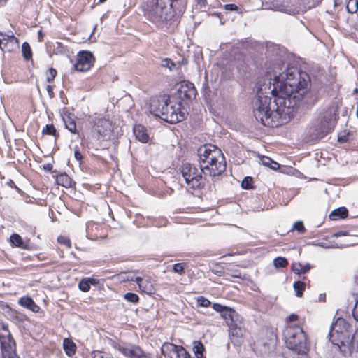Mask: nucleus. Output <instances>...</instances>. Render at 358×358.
<instances>
[{"label": "nucleus", "mask_w": 358, "mask_h": 358, "mask_svg": "<svg viewBox=\"0 0 358 358\" xmlns=\"http://www.w3.org/2000/svg\"><path fill=\"white\" fill-rule=\"evenodd\" d=\"M120 351L129 358H150L148 354L143 351L140 347L121 348Z\"/></svg>", "instance_id": "obj_23"}, {"label": "nucleus", "mask_w": 358, "mask_h": 358, "mask_svg": "<svg viewBox=\"0 0 358 358\" xmlns=\"http://www.w3.org/2000/svg\"><path fill=\"white\" fill-rule=\"evenodd\" d=\"M63 120L66 129H68L71 134L78 135L82 141L84 140L85 135L80 129H78L75 117L69 114L63 118Z\"/></svg>", "instance_id": "obj_21"}, {"label": "nucleus", "mask_w": 358, "mask_h": 358, "mask_svg": "<svg viewBox=\"0 0 358 358\" xmlns=\"http://www.w3.org/2000/svg\"><path fill=\"white\" fill-rule=\"evenodd\" d=\"M73 153L75 159L79 162L80 164H82L83 163V156L78 146H75Z\"/></svg>", "instance_id": "obj_48"}, {"label": "nucleus", "mask_w": 358, "mask_h": 358, "mask_svg": "<svg viewBox=\"0 0 358 358\" xmlns=\"http://www.w3.org/2000/svg\"><path fill=\"white\" fill-rule=\"evenodd\" d=\"M22 53L24 59L26 61L32 59L33 54L29 44L27 42H24L22 45Z\"/></svg>", "instance_id": "obj_37"}, {"label": "nucleus", "mask_w": 358, "mask_h": 358, "mask_svg": "<svg viewBox=\"0 0 358 358\" xmlns=\"http://www.w3.org/2000/svg\"><path fill=\"white\" fill-rule=\"evenodd\" d=\"M262 164L265 166H267L269 167V166L271 165V164H272V162H273V160H272L270 157H264L262 159Z\"/></svg>", "instance_id": "obj_56"}, {"label": "nucleus", "mask_w": 358, "mask_h": 358, "mask_svg": "<svg viewBox=\"0 0 358 358\" xmlns=\"http://www.w3.org/2000/svg\"><path fill=\"white\" fill-rule=\"evenodd\" d=\"M346 9L350 13H355L358 10V0H348Z\"/></svg>", "instance_id": "obj_41"}, {"label": "nucleus", "mask_w": 358, "mask_h": 358, "mask_svg": "<svg viewBox=\"0 0 358 358\" xmlns=\"http://www.w3.org/2000/svg\"><path fill=\"white\" fill-rule=\"evenodd\" d=\"M166 101H169V96H152L148 102L149 112L153 115L160 117L161 113L164 111V106H166Z\"/></svg>", "instance_id": "obj_16"}, {"label": "nucleus", "mask_w": 358, "mask_h": 358, "mask_svg": "<svg viewBox=\"0 0 358 358\" xmlns=\"http://www.w3.org/2000/svg\"><path fill=\"white\" fill-rule=\"evenodd\" d=\"M354 140V135L352 131L343 130L338 134V142L344 143Z\"/></svg>", "instance_id": "obj_34"}, {"label": "nucleus", "mask_w": 358, "mask_h": 358, "mask_svg": "<svg viewBox=\"0 0 358 358\" xmlns=\"http://www.w3.org/2000/svg\"><path fill=\"white\" fill-rule=\"evenodd\" d=\"M326 300V295L324 294H321L319 296V301L324 302Z\"/></svg>", "instance_id": "obj_62"}, {"label": "nucleus", "mask_w": 358, "mask_h": 358, "mask_svg": "<svg viewBox=\"0 0 358 358\" xmlns=\"http://www.w3.org/2000/svg\"><path fill=\"white\" fill-rule=\"evenodd\" d=\"M95 62L93 54L90 51H80L73 65L74 70L79 72H86L91 69Z\"/></svg>", "instance_id": "obj_11"}, {"label": "nucleus", "mask_w": 358, "mask_h": 358, "mask_svg": "<svg viewBox=\"0 0 358 358\" xmlns=\"http://www.w3.org/2000/svg\"><path fill=\"white\" fill-rule=\"evenodd\" d=\"M172 267L173 272L182 275L185 274V269L188 267V265L186 262H180L174 264Z\"/></svg>", "instance_id": "obj_39"}, {"label": "nucleus", "mask_w": 358, "mask_h": 358, "mask_svg": "<svg viewBox=\"0 0 358 358\" xmlns=\"http://www.w3.org/2000/svg\"><path fill=\"white\" fill-rule=\"evenodd\" d=\"M42 134L53 136L55 139L59 137V133L53 124H46L42 129Z\"/></svg>", "instance_id": "obj_33"}, {"label": "nucleus", "mask_w": 358, "mask_h": 358, "mask_svg": "<svg viewBox=\"0 0 358 358\" xmlns=\"http://www.w3.org/2000/svg\"><path fill=\"white\" fill-rule=\"evenodd\" d=\"M124 299L134 304L138 303L139 301V296L136 294L132 292L126 293L124 295Z\"/></svg>", "instance_id": "obj_46"}, {"label": "nucleus", "mask_w": 358, "mask_h": 358, "mask_svg": "<svg viewBox=\"0 0 358 358\" xmlns=\"http://www.w3.org/2000/svg\"><path fill=\"white\" fill-rule=\"evenodd\" d=\"M229 334L232 337H236V338H242L243 336V329L238 325L237 322H236L232 324V326H229Z\"/></svg>", "instance_id": "obj_36"}, {"label": "nucleus", "mask_w": 358, "mask_h": 358, "mask_svg": "<svg viewBox=\"0 0 358 358\" xmlns=\"http://www.w3.org/2000/svg\"><path fill=\"white\" fill-rule=\"evenodd\" d=\"M269 167L273 170H277L280 168V164L278 162L273 161Z\"/></svg>", "instance_id": "obj_60"}, {"label": "nucleus", "mask_w": 358, "mask_h": 358, "mask_svg": "<svg viewBox=\"0 0 358 358\" xmlns=\"http://www.w3.org/2000/svg\"><path fill=\"white\" fill-rule=\"evenodd\" d=\"M131 280H133V279H131ZM134 281L137 283L141 292L148 294H152L154 292L155 288L150 276H145L144 278L136 277Z\"/></svg>", "instance_id": "obj_22"}, {"label": "nucleus", "mask_w": 358, "mask_h": 358, "mask_svg": "<svg viewBox=\"0 0 358 358\" xmlns=\"http://www.w3.org/2000/svg\"><path fill=\"white\" fill-rule=\"evenodd\" d=\"M205 350L204 345L200 341H194L193 352L196 358H205L203 352Z\"/></svg>", "instance_id": "obj_35"}, {"label": "nucleus", "mask_w": 358, "mask_h": 358, "mask_svg": "<svg viewBox=\"0 0 358 358\" xmlns=\"http://www.w3.org/2000/svg\"><path fill=\"white\" fill-rule=\"evenodd\" d=\"M293 287L296 292V296L297 297H302L306 289V283L303 281L298 280L294 283Z\"/></svg>", "instance_id": "obj_38"}, {"label": "nucleus", "mask_w": 358, "mask_h": 358, "mask_svg": "<svg viewBox=\"0 0 358 358\" xmlns=\"http://www.w3.org/2000/svg\"><path fill=\"white\" fill-rule=\"evenodd\" d=\"M348 234H349L348 231H339L336 233H334L333 236L334 237H339V236H346Z\"/></svg>", "instance_id": "obj_58"}, {"label": "nucleus", "mask_w": 358, "mask_h": 358, "mask_svg": "<svg viewBox=\"0 0 358 358\" xmlns=\"http://www.w3.org/2000/svg\"><path fill=\"white\" fill-rule=\"evenodd\" d=\"M171 0H146L141 5L143 16L159 27L174 16Z\"/></svg>", "instance_id": "obj_4"}, {"label": "nucleus", "mask_w": 358, "mask_h": 358, "mask_svg": "<svg viewBox=\"0 0 358 358\" xmlns=\"http://www.w3.org/2000/svg\"><path fill=\"white\" fill-rule=\"evenodd\" d=\"M348 216V210L345 207H339L329 214V217L331 220H338L341 219H345Z\"/></svg>", "instance_id": "obj_30"}, {"label": "nucleus", "mask_w": 358, "mask_h": 358, "mask_svg": "<svg viewBox=\"0 0 358 358\" xmlns=\"http://www.w3.org/2000/svg\"><path fill=\"white\" fill-rule=\"evenodd\" d=\"M355 304L352 310L354 319L358 322V297H355Z\"/></svg>", "instance_id": "obj_53"}, {"label": "nucleus", "mask_w": 358, "mask_h": 358, "mask_svg": "<svg viewBox=\"0 0 358 358\" xmlns=\"http://www.w3.org/2000/svg\"><path fill=\"white\" fill-rule=\"evenodd\" d=\"M196 306L198 307L208 308L211 306V302L207 298L201 296L196 299Z\"/></svg>", "instance_id": "obj_44"}, {"label": "nucleus", "mask_w": 358, "mask_h": 358, "mask_svg": "<svg viewBox=\"0 0 358 358\" xmlns=\"http://www.w3.org/2000/svg\"><path fill=\"white\" fill-rule=\"evenodd\" d=\"M87 236L92 240L104 239L108 236V228L103 224L90 222L87 224Z\"/></svg>", "instance_id": "obj_13"}, {"label": "nucleus", "mask_w": 358, "mask_h": 358, "mask_svg": "<svg viewBox=\"0 0 358 358\" xmlns=\"http://www.w3.org/2000/svg\"><path fill=\"white\" fill-rule=\"evenodd\" d=\"M340 350L344 354H352L354 352H358V328L351 338L350 335L349 336V338H347L342 350Z\"/></svg>", "instance_id": "obj_20"}, {"label": "nucleus", "mask_w": 358, "mask_h": 358, "mask_svg": "<svg viewBox=\"0 0 358 358\" xmlns=\"http://www.w3.org/2000/svg\"><path fill=\"white\" fill-rule=\"evenodd\" d=\"M315 266L310 263L302 264L300 262H294L292 264L291 271L294 274L300 275L308 273L309 271L313 268Z\"/></svg>", "instance_id": "obj_26"}, {"label": "nucleus", "mask_w": 358, "mask_h": 358, "mask_svg": "<svg viewBox=\"0 0 358 358\" xmlns=\"http://www.w3.org/2000/svg\"><path fill=\"white\" fill-rule=\"evenodd\" d=\"M310 85V78L306 71L296 67H290L285 72L274 77L271 93L285 98L287 103H292V95L307 90Z\"/></svg>", "instance_id": "obj_2"}, {"label": "nucleus", "mask_w": 358, "mask_h": 358, "mask_svg": "<svg viewBox=\"0 0 358 358\" xmlns=\"http://www.w3.org/2000/svg\"><path fill=\"white\" fill-rule=\"evenodd\" d=\"M96 158L98 161L101 162V163L107 164V161L105 159H103V157H101L100 156H96Z\"/></svg>", "instance_id": "obj_64"}, {"label": "nucleus", "mask_w": 358, "mask_h": 358, "mask_svg": "<svg viewBox=\"0 0 358 358\" xmlns=\"http://www.w3.org/2000/svg\"><path fill=\"white\" fill-rule=\"evenodd\" d=\"M188 63V60L185 58H183L181 61L178 62L176 64V66L178 69L180 68L182 65H186Z\"/></svg>", "instance_id": "obj_59"}, {"label": "nucleus", "mask_w": 358, "mask_h": 358, "mask_svg": "<svg viewBox=\"0 0 358 358\" xmlns=\"http://www.w3.org/2000/svg\"><path fill=\"white\" fill-rule=\"evenodd\" d=\"M96 158L98 161L101 162V163L107 164V161L105 159H103V157H101L100 156H96Z\"/></svg>", "instance_id": "obj_63"}, {"label": "nucleus", "mask_w": 358, "mask_h": 358, "mask_svg": "<svg viewBox=\"0 0 358 358\" xmlns=\"http://www.w3.org/2000/svg\"><path fill=\"white\" fill-rule=\"evenodd\" d=\"M293 231H296L299 234H304L306 231L302 221H297L294 222L292 227Z\"/></svg>", "instance_id": "obj_47"}, {"label": "nucleus", "mask_w": 358, "mask_h": 358, "mask_svg": "<svg viewBox=\"0 0 358 358\" xmlns=\"http://www.w3.org/2000/svg\"><path fill=\"white\" fill-rule=\"evenodd\" d=\"M274 99L264 95L262 88L257 92V99L254 103L253 113L255 119L262 125L276 128L286 124L292 115L294 106L286 99L273 95Z\"/></svg>", "instance_id": "obj_1"}, {"label": "nucleus", "mask_w": 358, "mask_h": 358, "mask_svg": "<svg viewBox=\"0 0 358 358\" xmlns=\"http://www.w3.org/2000/svg\"><path fill=\"white\" fill-rule=\"evenodd\" d=\"M38 41H41V42L43 41L44 34H43V31L41 30H40L38 32Z\"/></svg>", "instance_id": "obj_61"}, {"label": "nucleus", "mask_w": 358, "mask_h": 358, "mask_svg": "<svg viewBox=\"0 0 358 358\" xmlns=\"http://www.w3.org/2000/svg\"><path fill=\"white\" fill-rule=\"evenodd\" d=\"M20 48V41L13 34L0 32V49L4 52H15Z\"/></svg>", "instance_id": "obj_15"}, {"label": "nucleus", "mask_w": 358, "mask_h": 358, "mask_svg": "<svg viewBox=\"0 0 358 358\" xmlns=\"http://www.w3.org/2000/svg\"><path fill=\"white\" fill-rule=\"evenodd\" d=\"M93 358H108V357L105 352L96 350L93 352Z\"/></svg>", "instance_id": "obj_54"}, {"label": "nucleus", "mask_w": 358, "mask_h": 358, "mask_svg": "<svg viewBox=\"0 0 358 358\" xmlns=\"http://www.w3.org/2000/svg\"><path fill=\"white\" fill-rule=\"evenodd\" d=\"M334 128V124H332L331 118L330 117H324L320 124L315 127V135L317 137L322 138L331 133Z\"/></svg>", "instance_id": "obj_19"}, {"label": "nucleus", "mask_w": 358, "mask_h": 358, "mask_svg": "<svg viewBox=\"0 0 358 358\" xmlns=\"http://www.w3.org/2000/svg\"><path fill=\"white\" fill-rule=\"evenodd\" d=\"M213 69L221 72V78L223 80L229 79L232 76V69L223 64H216L214 65Z\"/></svg>", "instance_id": "obj_32"}, {"label": "nucleus", "mask_w": 358, "mask_h": 358, "mask_svg": "<svg viewBox=\"0 0 358 358\" xmlns=\"http://www.w3.org/2000/svg\"><path fill=\"white\" fill-rule=\"evenodd\" d=\"M224 8L227 10H230V11H238V6L234 3L225 4L224 6Z\"/></svg>", "instance_id": "obj_55"}, {"label": "nucleus", "mask_w": 358, "mask_h": 358, "mask_svg": "<svg viewBox=\"0 0 358 358\" xmlns=\"http://www.w3.org/2000/svg\"><path fill=\"white\" fill-rule=\"evenodd\" d=\"M253 183V178L250 176H246L242 180L241 187L245 189H252L255 187Z\"/></svg>", "instance_id": "obj_42"}, {"label": "nucleus", "mask_w": 358, "mask_h": 358, "mask_svg": "<svg viewBox=\"0 0 358 358\" xmlns=\"http://www.w3.org/2000/svg\"><path fill=\"white\" fill-rule=\"evenodd\" d=\"M303 324H288L283 330L287 347L299 355L306 354L310 349V343Z\"/></svg>", "instance_id": "obj_5"}, {"label": "nucleus", "mask_w": 358, "mask_h": 358, "mask_svg": "<svg viewBox=\"0 0 358 358\" xmlns=\"http://www.w3.org/2000/svg\"><path fill=\"white\" fill-rule=\"evenodd\" d=\"M200 166L210 176H220L226 170L227 163L222 150L215 145H205L199 150Z\"/></svg>", "instance_id": "obj_3"}, {"label": "nucleus", "mask_w": 358, "mask_h": 358, "mask_svg": "<svg viewBox=\"0 0 358 358\" xmlns=\"http://www.w3.org/2000/svg\"><path fill=\"white\" fill-rule=\"evenodd\" d=\"M350 323L343 317H338L331 324L329 333V337L331 342L342 350L347 338H349L350 332Z\"/></svg>", "instance_id": "obj_8"}, {"label": "nucleus", "mask_w": 358, "mask_h": 358, "mask_svg": "<svg viewBox=\"0 0 358 358\" xmlns=\"http://www.w3.org/2000/svg\"><path fill=\"white\" fill-rule=\"evenodd\" d=\"M10 242L15 247L25 250H29L30 248L29 243L24 242L22 237L17 234H13L10 236Z\"/></svg>", "instance_id": "obj_31"}, {"label": "nucleus", "mask_w": 358, "mask_h": 358, "mask_svg": "<svg viewBox=\"0 0 358 358\" xmlns=\"http://www.w3.org/2000/svg\"><path fill=\"white\" fill-rule=\"evenodd\" d=\"M277 341V329L266 327L260 331L256 345L260 352L266 353L275 348Z\"/></svg>", "instance_id": "obj_9"}, {"label": "nucleus", "mask_w": 358, "mask_h": 358, "mask_svg": "<svg viewBox=\"0 0 358 358\" xmlns=\"http://www.w3.org/2000/svg\"><path fill=\"white\" fill-rule=\"evenodd\" d=\"M57 75V71L53 68L50 67L48 69L46 73V80L48 83H51L54 81L55 77Z\"/></svg>", "instance_id": "obj_45"}, {"label": "nucleus", "mask_w": 358, "mask_h": 358, "mask_svg": "<svg viewBox=\"0 0 358 358\" xmlns=\"http://www.w3.org/2000/svg\"><path fill=\"white\" fill-rule=\"evenodd\" d=\"M2 358H19L15 350V342L11 335H0Z\"/></svg>", "instance_id": "obj_14"}, {"label": "nucleus", "mask_w": 358, "mask_h": 358, "mask_svg": "<svg viewBox=\"0 0 358 358\" xmlns=\"http://www.w3.org/2000/svg\"><path fill=\"white\" fill-rule=\"evenodd\" d=\"M227 275H229V276L232 277V278H240V279H243L244 277L242 276V274L241 273L238 271V270H236V271H229L228 273H227Z\"/></svg>", "instance_id": "obj_52"}, {"label": "nucleus", "mask_w": 358, "mask_h": 358, "mask_svg": "<svg viewBox=\"0 0 358 358\" xmlns=\"http://www.w3.org/2000/svg\"><path fill=\"white\" fill-rule=\"evenodd\" d=\"M134 134L136 138L143 143L148 142L149 135L146 128L141 124H136L134 127Z\"/></svg>", "instance_id": "obj_25"}, {"label": "nucleus", "mask_w": 358, "mask_h": 358, "mask_svg": "<svg viewBox=\"0 0 358 358\" xmlns=\"http://www.w3.org/2000/svg\"><path fill=\"white\" fill-rule=\"evenodd\" d=\"M288 264V260L285 257H278L273 259V266L276 268H286Z\"/></svg>", "instance_id": "obj_40"}, {"label": "nucleus", "mask_w": 358, "mask_h": 358, "mask_svg": "<svg viewBox=\"0 0 358 358\" xmlns=\"http://www.w3.org/2000/svg\"><path fill=\"white\" fill-rule=\"evenodd\" d=\"M161 350L165 358H191L190 354L182 345L164 343Z\"/></svg>", "instance_id": "obj_12"}, {"label": "nucleus", "mask_w": 358, "mask_h": 358, "mask_svg": "<svg viewBox=\"0 0 358 358\" xmlns=\"http://www.w3.org/2000/svg\"><path fill=\"white\" fill-rule=\"evenodd\" d=\"M18 303L21 306L29 309L33 313H37L40 311V307L37 305L31 296H26L20 298Z\"/></svg>", "instance_id": "obj_24"}, {"label": "nucleus", "mask_w": 358, "mask_h": 358, "mask_svg": "<svg viewBox=\"0 0 358 358\" xmlns=\"http://www.w3.org/2000/svg\"><path fill=\"white\" fill-rule=\"evenodd\" d=\"M100 280L98 278H84L78 283V288L83 292H87L90 289L91 285H96Z\"/></svg>", "instance_id": "obj_28"}, {"label": "nucleus", "mask_w": 358, "mask_h": 358, "mask_svg": "<svg viewBox=\"0 0 358 358\" xmlns=\"http://www.w3.org/2000/svg\"><path fill=\"white\" fill-rule=\"evenodd\" d=\"M212 308L216 312L220 313L221 317L225 321L228 327L232 326L236 322L234 319L236 313L233 308L218 303H213Z\"/></svg>", "instance_id": "obj_17"}, {"label": "nucleus", "mask_w": 358, "mask_h": 358, "mask_svg": "<svg viewBox=\"0 0 358 358\" xmlns=\"http://www.w3.org/2000/svg\"><path fill=\"white\" fill-rule=\"evenodd\" d=\"M57 242L60 245L66 246V248L70 249L72 247L71 241L69 237L66 236H59L57 237Z\"/></svg>", "instance_id": "obj_43"}, {"label": "nucleus", "mask_w": 358, "mask_h": 358, "mask_svg": "<svg viewBox=\"0 0 358 358\" xmlns=\"http://www.w3.org/2000/svg\"><path fill=\"white\" fill-rule=\"evenodd\" d=\"M63 349L68 357H72L76 352L77 347L71 338H66L63 340Z\"/></svg>", "instance_id": "obj_29"}, {"label": "nucleus", "mask_w": 358, "mask_h": 358, "mask_svg": "<svg viewBox=\"0 0 358 358\" xmlns=\"http://www.w3.org/2000/svg\"><path fill=\"white\" fill-rule=\"evenodd\" d=\"M299 320V316L295 313H292L286 317L285 321L287 325L292 324V322H297Z\"/></svg>", "instance_id": "obj_50"}, {"label": "nucleus", "mask_w": 358, "mask_h": 358, "mask_svg": "<svg viewBox=\"0 0 358 358\" xmlns=\"http://www.w3.org/2000/svg\"><path fill=\"white\" fill-rule=\"evenodd\" d=\"M352 295L353 297H358V272L355 276V282L352 288Z\"/></svg>", "instance_id": "obj_49"}, {"label": "nucleus", "mask_w": 358, "mask_h": 358, "mask_svg": "<svg viewBox=\"0 0 358 358\" xmlns=\"http://www.w3.org/2000/svg\"><path fill=\"white\" fill-rule=\"evenodd\" d=\"M178 97L185 103H187L196 97V89L193 83L183 82L178 90Z\"/></svg>", "instance_id": "obj_18"}, {"label": "nucleus", "mask_w": 358, "mask_h": 358, "mask_svg": "<svg viewBox=\"0 0 358 358\" xmlns=\"http://www.w3.org/2000/svg\"><path fill=\"white\" fill-rule=\"evenodd\" d=\"M46 90H47V92H48L50 97L52 98L55 95L54 92H53V86H52L51 85H48Z\"/></svg>", "instance_id": "obj_57"}, {"label": "nucleus", "mask_w": 358, "mask_h": 358, "mask_svg": "<svg viewBox=\"0 0 358 358\" xmlns=\"http://www.w3.org/2000/svg\"><path fill=\"white\" fill-rule=\"evenodd\" d=\"M56 183L65 188H71L76 184L73 179L66 173H59L56 176Z\"/></svg>", "instance_id": "obj_27"}, {"label": "nucleus", "mask_w": 358, "mask_h": 358, "mask_svg": "<svg viewBox=\"0 0 358 358\" xmlns=\"http://www.w3.org/2000/svg\"><path fill=\"white\" fill-rule=\"evenodd\" d=\"M185 117V113L181 109V103L172 104L169 100L166 101V106H164V111L159 118L168 123L176 124L184 120Z\"/></svg>", "instance_id": "obj_10"}, {"label": "nucleus", "mask_w": 358, "mask_h": 358, "mask_svg": "<svg viewBox=\"0 0 358 358\" xmlns=\"http://www.w3.org/2000/svg\"><path fill=\"white\" fill-rule=\"evenodd\" d=\"M180 171L185 180L187 188L192 193H201L207 185V179L203 173L205 171L200 166L191 163H184L180 168Z\"/></svg>", "instance_id": "obj_7"}, {"label": "nucleus", "mask_w": 358, "mask_h": 358, "mask_svg": "<svg viewBox=\"0 0 358 358\" xmlns=\"http://www.w3.org/2000/svg\"><path fill=\"white\" fill-rule=\"evenodd\" d=\"M88 122V143L92 147L94 145H101V142L106 140L113 131L111 121L101 115L94 114L89 116Z\"/></svg>", "instance_id": "obj_6"}, {"label": "nucleus", "mask_w": 358, "mask_h": 358, "mask_svg": "<svg viewBox=\"0 0 358 358\" xmlns=\"http://www.w3.org/2000/svg\"><path fill=\"white\" fill-rule=\"evenodd\" d=\"M164 66L168 67L170 70H173L174 68L176 67V64L170 58L164 59Z\"/></svg>", "instance_id": "obj_51"}]
</instances>
